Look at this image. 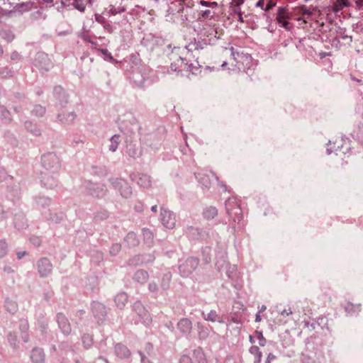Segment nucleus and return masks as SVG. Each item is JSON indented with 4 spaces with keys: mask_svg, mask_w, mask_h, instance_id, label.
<instances>
[{
    "mask_svg": "<svg viewBox=\"0 0 363 363\" xmlns=\"http://www.w3.org/2000/svg\"><path fill=\"white\" fill-rule=\"evenodd\" d=\"M290 18L289 14L287 13L286 9L283 7H279L277 10V21L279 26L287 30H291V27L289 19Z\"/></svg>",
    "mask_w": 363,
    "mask_h": 363,
    "instance_id": "f257e3e1",
    "label": "nucleus"
},
{
    "mask_svg": "<svg viewBox=\"0 0 363 363\" xmlns=\"http://www.w3.org/2000/svg\"><path fill=\"white\" fill-rule=\"evenodd\" d=\"M162 221L164 226L171 228L175 225V218L172 212L164 211L162 213Z\"/></svg>",
    "mask_w": 363,
    "mask_h": 363,
    "instance_id": "f03ea898",
    "label": "nucleus"
},
{
    "mask_svg": "<svg viewBox=\"0 0 363 363\" xmlns=\"http://www.w3.org/2000/svg\"><path fill=\"white\" fill-rule=\"evenodd\" d=\"M350 3L348 0H335L333 5V11L335 13L341 11L344 7H348Z\"/></svg>",
    "mask_w": 363,
    "mask_h": 363,
    "instance_id": "7ed1b4c3",
    "label": "nucleus"
},
{
    "mask_svg": "<svg viewBox=\"0 0 363 363\" xmlns=\"http://www.w3.org/2000/svg\"><path fill=\"white\" fill-rule=\"evenodd\" d=\"M178 325L180 330L185 333H189L192 328L191 322L188 319L180 320Z\"/></svg>",
    "mask_w": 363,
    "mask_h": 363,
    "instance_id": "20e7f679",
    "label": "nucleus"
},
{
    "mask_svg": "<svg viewBox=\"0 0 363 363\" xmlns=\"http://www.w3.org/2000/svg\"><path fill=\"white\" fill-rule=\"evenodd\" d=\"M250 352L255 356V363H261L262 354L259 348L257 346H252L250 347Z\"/></svg>",
    "mask_w": 363,
    "mask_h": 363,
    "instance_id": "39448f33",
    "label": "nucleus"
},
{
    "mask_svg": "<svg viewBox=\"0 0 363 363\" xmlns=\"http://www.w3.org/2000/svg\"><path fill=\"white\" fill-rule=\"evenodd\" d=\"M344 144V140L342 138H337L334 142L330 143L329 150L330 152L333 151H338L340 148L342 147Z\"/></svg>",
    "mask_w": 363,
    "mask_h": 363,
    "instance_id": "423d86ee",
    "label": "nucleus"
},
{
    "mask_svg": "<svg viewBox=\"0 0 363 363\" xmlns=\"http://www.w3.org/2000/svg\"><path fill=\"white\" fill-rule=\"evenodd\" d=\"M74 6L79 11H84L86 8V0H74Z\"/></svg>",
    "mask_w": 363,
    "mask_h": 363,
    "instance_id": "0eeeda50",
    "label": "nucleus"
},
{
    "mask_svg": "<svg viewBox=\"0 0 363 363\" xmlns=\"http://www.w3.org/2000/svg\"><path fill=\"white\" fill-rule=\"evenodd\" d=\"M346 311L348 313H353L355 311H360V306L359 305H354L352 303H348L345 306Z\"/></svg>",
    "mask_w": 363,
    "mask_h": 363,
    "instance_id": "6e6552de",
    "label": "nucleus"
},
{
    "mask_svg": "<svg viewBox=\"0 0 363 363\" xmlns=\"http://www.w3.org/2000/svg\"><path fill=\"white\" fill-rule=\"evenodd\" d=\"M206 319L207 320H209V321H211V322H216V321H219V319H218V316L216 313V312L215 311H210L206 317Z\"/></svg>",
    "mask_w": 363,
    "mask_h": 363,
    "instance_id": "1a4fd4ad",
    "label": "nucleus"
},
{
    "mask_svg": "<svg viewBox=\"0 0 363 363\" xmlns=\"http://www.w3.org/2000/svg\"><path fill=\"white\" fill-rule=\"evenodd\" d=\"M298 10H299V13H301L303 15L311 16L312 14V12L311 11V10H309L304 6L299 7Z\"/></svg>",
    "mask_w": 363,
    "mask_h": 363,
    "instance_id": "9d476101",
    "label": "nucleus"
},
{
    "mask_svg": "<svg viewBox=\"0 0 363 363\" xmlns=\"http://www.w3.org/2000/svg\"><path fill=\"white\" fill-rule=\"evenodd\" d=\"M111 143H112V144L110 146V149L112 151H115L116 150V148H117L118 143L114 140V137L112 138Z\"/></svg>",
    "mask_w": 363,
    "mask_h": 363,
    "instance_id": "9b49d317",
    "label": "nucleus"
},
{
    "mask_svg": "<svg viewBox=\"0 0 363 363\" xmlns=\"http://www.w3.org/2000/svg\"><path fill=\"white\" fill-rule=\"evenodd\" d=\"M256 335H257L259 337H260L259 345H260L261 346H264V344H265V339L263 337L262 334L261 333H258V332H257V333H256Z\"/></svg>",
    "mask_w": 363,
    "mask_h": 363,
    "instance_id": "f8f14e48",
    "label": "nucleus"
},
{
    "mask_svg": "<svg viewBox=\"0 0 363 363\" xmlns=\"http://www.w3.org/2000/svg\"><path fill=\"white\" fill-rule=\"evenodd\" d=\"M211 11L209 10H206L204 11H203L201 14V16L203 17V18H208L209 16H211Z\"/></svg>",
    "mask_w": 363,
    "mask_h": 363,
    "instance_id": "ddd939ff",
    "label": "nucleus"
},
{
    "mask_svg": "<svg viewBox=\"0 0 363 363\" xmlns=\"http://www.w3.org/2000/svg\"><path fill=\"white\" fill-rule=\"evenodd\" d=\"M355 4L358 9H362L363 7V0H357Z\"/></svg>",
    "mask_w": 363,
    "mask_h": 363,
    "instance_id": "4468645a",
    "label": "nucleus"
},
{
    "mask_svg": "<svg viewBox=\"0 0 363 363\" xmlns=\"http://www.w3.org/2000/svg\"><path fill=\"white\" fill-rule=\"evenodd\" d=\"M199 4L203 6L209 7L210 2L209 1H203V0H201L199 1Z\"/></svg>",
    "mask_w": 363,
    "mask_h": 363,
    "instance_id": "2eb2a0df",
    "label": "nucleus"
},
{
    "mask_svg": "<svg viewBox=\"0 0 363 363\" xmlns=\"http://www.w3.org/2000/svg\"><path fill=\"white\" fill-rule=\"evenodd\" d=\"M233 2L234 3L235 6H240L244 3L243 0H233Z\"/></svg>",
    "mask_w": 363,
    "mask_h": 363,
    "instance_id": "dca6fc26",
    "label": "nucleus"
},
{
    "mask_svg": "<svg viewBox=\"0 0 363 363\" xmlns=\"http://www.w3.org/2000/svg\"><path fill=\"white\" fill-rule=\"evenodd\" d=\"M181 363H192L189 357L182 358Z\"/></svg>",
    "mask_w": 363,
    "mask_h": 363,
    "instance_id": "f3484780",
    "label": "nucleus"
},
{
    "mask_svg": "<svg viewBox=\"0 0 363 363\" xmlns=\"http://www.w3.org/2000/svg\"><path fill=\"white\" fill-rule=\"evenodd\" d=\"M238 21H239L240 22H242V23L244 21H243V18H242V15L241 11H238Z\"/></svg>",
    "mask_w": 363,
    "mask_h": 363,
    "instance_id": "a211bd4d",
    "label": "nucleus"
},
{
    "mask_svg": "<svg viewBox=\"0 0 363 363\" xmlns=\"http://www.w3.org/2000/svg\"><path fill=\"white\" fill-rule=\"evenodd\" d=\"M209 7H211V8H216V7H218V3L216 2V1L210 2Z\"/></svg>",
    "mask_w": 363,
    "mask_h": 363,
    "instance_id": "6ab92c4d",
    "label": "nucleus"
},
{
    "mask_svg": "<svg viewBox=\"0 0 363 363\" xmlns=\"http://www.w3.org/2000/svg\"><path fill=\"white\" fill-rule=\"evenodd\" d=\"M264 4V1L263 0H259L257 3V6H262Z\"/></svg>",
    "mask_w": 363,
    "mask_h": 363,
    "instance_id": "aec40b11",
    "label": "nucleus"
},
{
    "mask_svg": "<svg viewBox=\"0 0 363 363\" xmlns=\"http://www.w3.org/2000/svg\"><path fill=\"white\" fill-rule=\"evenodd\" d=\"M255 320L257 322H259L261 320V317H260V315L259 313L257 314Z\"/></svg>",
    "mask_w": 363,
    "mask_h": 363,
    "instance_id": "412c9836",
    "label": "nucleus"
},
{
    "mask_svg": "<svg viewBox=\"0 0 363 363\" xmlns=\"http://www.w3.org/2000/svg\"><path fill=\"white\" fill-rule=\"evenodd\" d=\"M35 354L40 355L41 354H40V352H39L38 351H34V352H33L32 358H33V356H34Z\"/></svg>",
    "mask_w": 363,
    "mask_h": 363,
    "instance_id": "4be33fe9",
    "label": "nucleus"
},
{
    "mask_svg": "<svg viewBox=\"0 0 363 363\" xmlns=\"http://www.w3.org/2000/svg\"><path fill=\"white\" fill-rule=\"evenodd\" d=\"M43 1L47 4H52L53 3V0H43Z\"/></svg>",
    "mask_w": 363,
    "mask_h": 363,
    "instance_id": "5701e85b",
    "label": "nucleus"
},
{
    "mask_svg": "<svg viewBox=\"0 0 363 363\" xmlns=\"http://www.w3.org/2000/svg\"><path fill=\"white\" fill-rule=\"evenodd\" d=\"M24 255V252H22V253H18V258H21Z\"/></svg>",
    "mask_w": 363,
    "mask_h": 363,
    "instance_id": "b1692460",
    "label": "nucleus"
},
{
    "mask_svg": "<svg viewBox=\"0 0 363 363\" xmlns=\"http://www.w3.org/2000/svg\"><path fill=\"white\" fill-rule=\"evenodd\" d=\"M296 20H297L298 21H303L304 23H306V21L305 20H303L301 18H296Z\"/></svg>",
    "mask_w": 363,
    "mask_h": 363,
    "instance_id": "393cba45",
    "label": "nucleus"
},
{
    "mask_svg": "<svg viewBox=\"0 0 363 363\" xmlns=\"http://www.w3.org/2000/svg\"><path fill=\"white\" fill-rule=\"evenodd\" d=\"M178 62H181V64H183V63H184V61H183V59H182V58H179V59L178 60Z\"/></svg>",
    "mask_w": 363,
    "mask_h": 363,
    "instance_id": "a878e982",
    "label": "nucleus"
},
{
    "mask_svg": "<svg viewBox=\"0 0 363 363\" xmlns=\"http://www.w3.org/2000/svg\"><path fill=\"white\" fill-rule=\"evenodd\" d=\"M152 210L153 211H157V206H153V207L152 208Z\"/></svg>",
    "mask_w": 363,
    "mask_h": 363,
    "instance_id": "bb28decb",
    "label": "nucleus"
},
{
    "mask_svg": "<svg viewBox=\"0 0 363 363\" xmlns=\"http://www.w3.org/2000/svg\"><path fill=\"white\" fill-rule=\"evenodd\" d=\"M225 65H226V63H225V62H223V63L222 64V67H225Z\"/></svg>",
    "mask_w": 363,
    "mask_h": 363,
    "instance_id": "cd10ccee",
    "label": "nucleus"
},
{
    "mask_svg": "<svg viewBox=\"0 0 363 363\" xmlns=\"http://www.w3.org/2000/svg\"><path fill=\"white\" fill-rule=\"evenodd\" d=\"M129 155H130V157H133L134 156V154H132L130 152H129Z\"/></svg>",
    "mask_w": 363,
    "mask_h": 363,
    "instance_id": "c85d7f7f",
    "label": "nucleus"
},
{
    "mask_svg": "<svg viewBox=\"0 0 363 363\" xmlns=\"http://www.w3.org/2000/svg\"><path fill=\"white\" fill-rule=\"evenodd\" d=\"M325 55H326V54H323V55H321V57H325Z\"/></svg>",
    "mask_w": 363,
    "mask_h": 363,
    "instance_id": "c756f323",
    "label": "nucleus"
},
{
    "mask_svg": "<svg viewBox=\"0 0 363 363\" xmlns=\"http://www.w3.org/2000/svg\"><path fill=\"white\" fill-rule=\"evenodd\" d=\"M250 342H252V337H250Z\"/></svg>",
    "mask_w": 363,
    "mask_h": 363,
    "instance_id": "7c9ffc66",
    "label": "nucleus"
},
{
    "mask_svg": "<svg viewBox=\"0 0 363 363\" xmlns=\"http://www.w3.org/2000/svg\"><path fill=\"white\" fill-rule=\"evenodd\" d=\"M267 359L271 360L270 355L268 356Z\"/></svg>",
    "mask_w": 363,
    "mask_h": 363,
    "instance_id": "2f4dec72",
    "label": "nucleus"
},
{
    "mask_svg": "<svg viewBox=\"0 0 363 363\" xmlns=\"http://www.w3.org/2000/svg\"><path fill=\"white\" fill-rule=\"evenodd\" d=\"M266 363H270V361H269V359H267V360L266 361Z\"/></svg>",
    "mask_w": 363,
    "mask_h": 363,
    "instance_id": "473e14b6",
    "label": "nucleus"
}]
</instances>
